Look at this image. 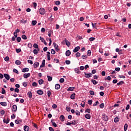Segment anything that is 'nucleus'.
Listing matches in <instances>:
<instances>
[{"mask_svg": "<svg viewBox=\"0 0 131 131\" xmlns=\"http://www.w3.org/2000/svg\"><path fill=\"white\" fill-rule=\"evenodd\" d=\"M104 106H105V105L104 104V103H101V104H100V105H99L100 108H104Z\"/></svg>", "mask_w": 131, "mask_h": 131, "instance_id": "052dcab7", "label": "nucleus"}, {"mask_svg": "<svg viewBox=\"0 0 131 131\" xmlns=\"http://www.w3.org/2000/svg\"><path fill=\"white\" fill-rule=\"evenodd\" d=\"M89 94H90V95H91V96H94V95H95V92L93 91H90L89 92Z\"/></svg>", "mask_w": 131, "mask_h": 131, "instance_id": "58836bf2", "label": "nucleus"}, {"mask_svg": "<svg viewBox=\"0 0 131 131\" xmlns=\"http://www.w3.org/2000/svg\"><path fill=\"white\" fill-rule=\"evenodd\" d=\"M36 23H37V21L36 20H32V24L33 26H35L36 25Z\"/></svg>", "mask_w": 131, "mask_h": 131, "instance_id": "7c9ffc66", "label": "nucleus"}, {"mask_svg": "<svg viewBox=\"0 0 131 131\" xmlns=\"http://www.w3.org/2000/svg\"><path fill=\"white\" fill-rule=\"evenodd\" d=\"M105 80H111V77L110 76H108L106 78H105Z\"/></svg>", "mask_w": 131, "mask_h": 131, "instance_id": "de8ad7c7", "label": "nucleus"}, {"mask_svg": "<svg viewBox=\"0 0 131 131\" xmlns=\"http://www.w3.org/2000/svg\"><path fill=\"white\" fill-rule=\"evenodd\" d=\"M97 105H99V101H96L95 103L93 104V106H97Z\"/></svg>", "mask_w": 131, "mask_h": 131, "instance_id": "3c124183", "label": "nucleus"}, {"mask_svg": "<svg viewBox=\"0 0 131 131\" xmlns=\"http://www.w3.org/2000/svg\"><path fill=\"white\" fill-rule=\"evenodd\" d=\"M39 12L40 15H44L46 14V10L43 8H40Z\"/></svg>", "mask_w": 131, "mask_h": 131, "instance_id": "f03ea898", "label": "nucleus"}, {"mask_svg": "<svg viewBox=\"0 0 131 131\" xmlns=\"http://www.w3.org/2000/svg\"><path fill=\"white\" fill-rule=\"evenodd\" d=\"M46 66V60L43 59L42 61V64L40 66V68H43V67H45Z\"/></svg>", "mask_w": 131, "mask_h": 131, "instance_id": "0eeeda50", "label": "nucleus"}, {"mask_svg": "<svg viewBox=\"0 0 131 131\" xmlns=\"http://www.w3.org/2000/svg\"><path fill=\"white\" fill-rule=\"evenodd\" d=\"M37 93L38 95H42V94H43V91L41 90H38L37 91Z\"/></svg>", "mask_w": 131, "mask_h": 131, "instance_id": "aec40b11", "label": "nucleus"}, {"mask_svg": "<svg viewBox=\"0 0 131 131\" xmlns=\"http://www.w3.org/2000/svg\"><path fill=\"white\" fill-rule=\"evenodd\" d=\"M40 40H41V42H43L46 40L43 38L41 37V36L40 37Z\"/></svg>", "mask_w": 131, "mask_h": 131, "instance_id": "603ef678", "label": "nucleus"}, {"mask_svg": "<svg viewBox=\"0 0 131 131\" xmlns=\"http://www.w3.org/2000/svg\"><path fill=\"white\" fill-rule=\"evenodd\" d=\"M85 117L86 118V119H91V115H90V114H86L85 115Z\"/></svg>", "mask_w": 131, "mask_h": 131, "instance_id": "6ab92c4d", "label": "nucleus"}, {"mask_svg": "<svg viewBox=\"0 0 131 131\" xmlns=\"http://www.w3.org/2000/svg\"><path fill=\"white\" fill-rule=\"evenodd\" d=\"M85 113H91V109H89L87 108L85 111Z\"/></svg>", "mask_w": 131, "mask_h": 131, "instance_id": "a19ab883", "label": "nucleus"}, {"mask_svg": "<svg viewBox=\"0 0 131 131\" xmlns=\"http://www.w3.org/2000/svg\"><path fill=\"white\" fill-rule=\"evenodd\" d=\"M64 81H65V80L63 78H60V80H59V82L61 83H63V82H64Z\"/></svg>", "mask_w": 131, "mask_h": 131, "instance_id": "c9c22d12", "label": "nucleus"}, {"mask_svg": "<svg viewBox=\"0 0 131 131\" xmlns=\"http://www.w3.org/2000/svg\"><path fill=\"white\" fill-rule=\"evenodd\" d=\"M34 68H37L39 66V62H36L33 64Z\"/></svg>", "mask_w": 131, "mask_h": 131, "instance_id": "1a4fd4ad", "label": "nucleus"}, {"mask_svg": "<svg viewBox=\"0 0 131 131\" xmlns=\"http://www.w3.org/2000/svg\"><path fill=\"white\" fill-rule=\"evenodd\" d=\"M15 63L16 65H21V61L20 60H17L15 61Z\"/></svg>", "mask_w": 131, "mask_h": 131, "instance_id": "bb28decb", "label": "nucleus"}, {"mask_svg": "<svg viewBox=\"0 0 131 131\" xmlns=\"http://www.w3.org/2000/svg\"><path fill=\"white\" fill-rule=\"evenodd\" d=\"M24 130L25 131H29V126L27 125L24 126Z\"/></svg>", "mask_w": 131, "mask_h": 131, "instance_id": "a211bd4d", "label": "nucleus"}, {"mask_svg": "<svg viewBox=\"0 0 131 131\" xmlns=\"http://www.w3.org/2000/svg\"><path fill=\"white\" fill-rule=\"evenodd\" d=\"M12 108L13 109V111H14V112H16V111H17V105L15 104L13 105Z\"/></svg>", "mask_w": 131, "mask_h": 131, "instance_id": "f3484780", "label": "nucleus"}, {"mask_svg": "<svg viewBox=\"0 0 131 131\" xmlns=\"http://www.w3.org/2000/svg\"><path fill=\"white\" fill-rule=\"evenodd\" d=\"M123 83H124V81H120L119 82L117 83V85L119 86V85H122V84H123Z\"/></svg>", "mask_w": 131, "mask_h": 131, "instance_id": "a878e982", "label": "nucleus"}, {"mask_svg": "<svg viewBox=\"0 0 131 131\" xmlns=\"http://www.w3.org/2000/svg\"><path fill=\"white\" fill-rule=\"evenodd\" d=\"M1 115H5V111L4 110H2L1 111Z\"/></svg>", "mask_w": 131, "mask_h": 131, "instance_id": "338daca9", "label": "nucleus"}, {"mask_svg": "<svg viewBox=\"0 0 131 131\" xmlns=\"http://www.w3.org/2000/svg\"><path fill=\"white\" fill-rule=\"evenodd\" d=\"M2 94H3V95H5V94H6V90L4 88H2Z\"/></svg>", "mask_w": 131, "mask_h": 131, "instance_id": "72a5a7b5", "label": "nucleus"}, {"mask_svg": "<svg viewBox=\"0 0 131 131\" xmlns=\"http://www.w3.org/2000/svg\"><path fill=\"white\" fill-rule=\"evenodd\" d=\"M10 60V58L9 57V56H6L5 58V61H6V62H8V61H9Z\"/></svg>", "mask_w": 131, "mask_h": 131, "instance_id": "e433bc0d", "label": "nucleus"}, {"mask_svg": "<svg viewBox=\"0 0 131 131\" xmlns=\"http://www.w3.org/2000/svg\"><path fill=\"white\" fill-rule=\"evenodd\" d=\"M59 119L61 121H64L65 120V117H64V115H61L59 117Z\"/></svg>", "mask_w": 131, "mask_h": 131, "instance_id": "ddd939ff", "label": "nucleus"}, {"mask_svg": "<svg viewBox=\"0 0 131 131\" xmlns=\"http://www.w3.org/2000/svg\"><path fill=\"white\" fill-rule=\"evenodd\" d=\"M116 36H118L119 37H121V35H120V33L117 32L116 34Z\"/></svg>", "mask_w": 131, "mask_h": 131, "instance_id": "864d4df0", "label": "nucleus"}, {"mask_svg": "<svg viewBox=\"0 0 131 131\" xmlns=\"http://www.w3.org/2000/svg\"><path fill=\"white\" fill-rule=\"evenodd\" d=\"M38 83H39V84H40V85L42 84L43 83V80L42 79L39 80H38Z\"/></svg>", "mask_w": 131, "mask_h": 131, "instance_id": "cd10ccee", "label": "nucleus"}, {"mask_svg": "<svg viewBox=\"0 0 131 131\" xmlns=\"http://www.w3.org/2000/svg\"><path fill=\"white\" fill-rule=\"evenodd\" d=\"M14 92H15V93H19V89H18V88H15V89H14Z\"/></svg>", "mask_w": 131, "mask_h": 131, "instance_id": "680f3d73", "label": "nucleus"}, {"mask_svg": "<svg viewBox=\"0 0 131 131\" xmlns=\"http://www.w3.org/2000/svg\"><path fill=\"white\" fill-rule=\"evenodd\" d=\"M128 125H127V124H125L124 126V131H126V130L127 129V127H128Z\"/></svg>", "mask_w": 131, "mask_h": 131, "instance_id": "2f4dec72", "label": "nucleus"}, {"mask_svg": "<svg viewBox=\"0 0 131 131\" xmlns=\"http://www.w3.org/2000/svg\"><path fill=\"white\" fill-rule=\"evenodd\" d=\"M70 55H71V52H70V50L67 51L66 52V55L67 56V57H69Z\"/></svg>", "mask_w": 131, "mask_h": 131, "instance_id": "9b49d317", "label": "nucleus"}, {"mask_svg": "<svg viewBox=\"0 0 131 131\" xmlns=\"http://www.w3.org/2000/svg\"><path fill=\"white\" fill-rule=\"evenodd\" d=\"M16 40H17V42H20V41H21V37H18L16 38Z\"/></svg>", "mask_w": 131, "mask_h": 131, "instance_id": "37998d69", "label": "nucleus"}, {"mask_svg": "<svg viewBox=\"0 0 131 131\" xmlns=\"http://www.w3.org/2000/svg\"><path fill=\"white\" fill-rule=\"evenodd\" d=\"M49 130L50 131H55V130H54V128H53V127H49Z\"/></svg>", "mask_w": 131, "mask_h": 131, "instance_id": "774afa93", "label": "nucleus"}, {"mask_svg": "<svg viewBox=\"0 0 131 131\" xmlns=\"http://www.w3.org/2000/svg\"><path fill=\"white\" fill-rule=\"evenodd\" d=\"M53 46L55 49H56V48H58V45H57L56 42H53Z\"/></svg>", "mask_w": 131, "mask_h": 131, "instance_id": "6e6d98bb", "label": "nucleus"}, {"mask_svg": "<svg viewBox=\"0 0 131 131\" xmlns=\"http://www.w3.org/2000/svg\"><path fill=\"white\" fill-rule=\"evenodd\" d=\"M79 50H80V47L77 46V47H75V49L73 50V52L77 53V52H78V51H79Z\"/></svg>", "mask_w": 131, "mask_h": 131, "instance_id": "20e7f679", "label": "nucleus"}, {"mask_svg": "<svg viewBox=\"0 0 131 131\" xmlns=\"http://www.w3.org/2000/svg\"><path fill=\"white\" fill-rule=\"evenodd\" d=\"M88 103L89 105H92V104H93V100H88Z\"/></svg>", "mask_w": 131, "mask_h": 131, "instance_id": "ea45409f", "label": "nucleus"}, {"mask_svg": "<svg viewBox=\"0 0 131 131\" xmlns=\"http://www.w3.org/2000/svg\"><path fill=\"white\" fill-rule=\"evenodd\" d=\"M16 53H20L21 49H16Z\"/></svg>", "mask_w": 131, "mask_h": 131, "instance_id": "5fc2aeb1", "label": "nucleus"}, {"mask_svg": "<svg viewBox=\"0 0 131 131\" xmlns=\"http://www.w3.org/2000/svg\"><path fill=\"white\" fill-rule=\"evenodd\" d=\"M0 104L2 106H4V107H6V106H7V102H2L0 103Z\"/></svg>", "mask_w": 131, "mask_h": 131, "instance_id": "412c9836", "label": "nucleus"}, {"mask_svg": "<svg viewBox=\"0 0 131 131\" xmlns=\"http://www.w3.org/2000/svg\"><path fill=\"white\" fill-rule=\"evenodd\" d=\"M30 77V73H25L24 74V78H28V77Z\"/></svg>", "mask_w": 131, "mask_h": 131, "instance_id": "6e6552de", "label": "nucleus"}, {"mask_svg": "<svg viewBox=\"0 0 131 131\" xmlns=\"http://www.w3.org/2000/svg\"><path fill=\"white\" fill-rule=\"evenodd\" d=\"M27 84H28L27 82H25L23 83V85H24L25 87L27 86Z\"/></svg>", "mask_w": 131, "mask_h": 131, "instance_id": "69168bd1", "label": "nucleus"}, {"mask_svg": "<svg viewBox=\"0 0 131 131\" xmlns=\"http://www.w3.org/2000/svg\"><path fill=\"white\" fill-rule=\"evenodd\" d=\"M60 4H61L60 1H56L55 2V5H56V6H59Z\"/></svg>", "mask_w": 131, "mask_h": 131, "instance_id": "49530a36", "label": "nucleus"}, {"mask_svg": "<svg viewBox=\"0 0 131 131\" xmlns=\"http://www.w3.org/2000/svg\"><path fill=\"white\" fill-rule=\"evenodd\" d=\"M119 78H125V76L121 75H119Z\"/></svg>", "mask_w": 131, "mask_h": 131, "instance_id": "bf43d9fd", "label": "nucleus"}, {"mask_svg": "<svg viewBox=\"0 0 131 131\" xmlns=\"http://www.w3.org/2000/svg\"><path fill=\"white\" fill-rule=\"evenodd\" d=\"M95 39V37H91L89 38L90 41H94Z\"/></svg>", "mask_w": 131, "mask_h": 131, "instance_id": "a18cd8bd", "label": "nucleus"}, {"mask_svg": "<svg viewBox=\"0 0 131 131\" xmlns=\"http://www.w3.org/2000/svg\"><path fill=\"white\" fill-rule=\"evenodd\" d=\"M55 88V90H59L60 88H61V85H60V84H56Z\"/></svg>", "mask_w": 131, "mask_h": 131, "instance_id": "dca6fc26", "label": "nucleus"}, {"mask_svg": "<svg viewBox=\"0 0 131 131\" xmlns=\"http://www.w3.org/2000/svg\"><path fill=\"white\" fill-rule=\"evenodd\" d=\"M21 38H23V39H25V40L27 39V36H26L25 35H23L21 36Z\"/></svg>", "mask_w": 131, "mask_h": 131, "instance_id": "4c0bfd02", "label": "nucleus"}, {"mask_svg": "<svg viewBox=\"0 0 131 131\" xmlns=\"http://www.w3.org/2000/svg\"><path fill=\"white\" fill-rule=\"evenodd\" d=\"M33 86H37V83L36 82H34L32 83Z\"/></svg>", "mask_w": 131, "mask_h": 131, "instance_id": "09e8293b", "label": "nucleus"}, {"mask_svg": "<svg viewBox=\"0 0 131 131\" xmlns=\"http://www.w3.org/2000/svg\"><path fill=\"white\" fill-rule=\"evenodd\" d=\"M74 89H75V88L74 87H70L67 89V91L70 92H73V91L74 90Z\"/></svg>", "mask_w": 131, "mask_h": 131, "instance_id": "2eb2a0df", "label": "nucleus"}, {"mask_svg": "<svg viewBox=\"0 0 131 131\" xmlns=\"http://www.w3.org/2000/svg\"><path fill=\"white\" fill-rule=\"evenodd\" d=\"M75 93L72 94L70 96L71 99L74 100V99H75Z\"/></svg>", "mask_w": 131, "mask_h": 131, "instance_id": "4be33fe9", "label": "nucleus"}, {"mask_svg": "<svg viewBox=\"0 0 131 131\" xmlns=\"http://www.w3.org/2000/svg\"><path fill=\"white\" fill-rule=\"evenodd\" d=\"M14 81H15V78H11V79H10V82H14Z\"/></svg>", "mask_w": 131, "mask_h": 131, "instance_id": "13d9d810", "label": "nucleus"}, {"mask_svg": "<svg viewBox=\"0 0 131 131\" xmlns=\"http://www.w3.org/2000/svg\"><path fill=\"white\" fill-rule=\"evenodd\" d=\"M84 74L85 77H86V78H90V77H92V76H93V74L92 73L87 74L85 72H84Z\"/></svg>", "mask_w": 131, "mask_h": 131, "instance_id": "7ed1b4c3", "label": "nucleus"}, {"mask_svg": "<svg viewBox=\"0 0 131 131\" xmlns=\"http://www.w3.org/2000/svg\"><path fill=\"white\" fill-rule=\"evenodd\" d=\"M76 57H80V53L77 52V53L76 54Z\"/></svg>", "mask_w": 131, "mask_h": 131, "instance_id": "0e129e2a", "label": "nucleus"}, {"mask_svg": "<svg viewBox=\"0 0 131 131\" xmlns=\"http://www.w3.org/2000/svg\"><path fill=\"white\" fill-rule=\"evenodd\" d=\"M75 114H76V115H77L78 116H79V115H80V112H79V111L77 110L75 111Z\"/></svg>", "mask_w": 131, "mask_h": 131, "instance_id": "f704fd0d", "label": "nucleus"}, {"mask_svg": "<svg viewBox=\"0 0 131 131\" xmlns=\"http://www.w3.org/2000/svg\"><path fill=\"white\" fill-rule=\"evenodd\" d=\"M119 121V118L118 117H116V118H115L114 119V122H118Z\"/></svg>", "mask_w": 131, "mask_h": 131, "instance_id": "c756f323", "label": "nucleus"}, {"mask_svg": "<svg viewBox=\"0 0 131 131\" xmlns=\"http://www.w3.org/2000/svg\"><path fill=\"white\" fill-rule=\"evenodd\" d=\"M75 72H76V73H77L78 74H80V73H81V72H80V71L79 70V68L75 69Z\"/></svg>", "mask_w": 131, "mask_h": 131, "instance_id": "f8f14e48", "label": "nucleus"}, {"mask_svg": "<svg viewBox=\"0 0 131 131\" xmlns=\"http://www.w3.org/2000/svg\"><path fill=\"white\" fill-rule=\"evenodd\" d=\"M9 122L8 118L7 120H6V119H4L3 120V122H4V123H6V124H8Z\"/></svg>", "mask_w": 131, "mask_h": 131, "instance_id": "5701e85b", "label": "nucleus"}, {"mask_svg": "<svg viewBox=\"0 0 131 131\" xmlns=\"http://www.w3.org/2000/svg\"><path fill=\"white\" fill-rule=\"evenodd\" d=\"M51 122L52 123V125L54 126V127H57V124L54 122H52L51 121Z\"/></svg>", "mask_w": 131, "mask_h": 131, "instance_id": "c03bdc74", "label": "nucleus"}, {"mask_svg": "<svg viewBox=\"0 0 131 131\" xmlns=\"http://www.w3.org/2000/svg\"><path fill=\"white\" fill-rule=\"evenodd\" d=\"M29 71V69L27 68H24L22 70V72H28Z\"/></svg>", "mask_w": 131, "mask_h": 131, "instance_id": "4468645a", "label": "nucleus"}, {"mask_svg": "<svg viewBox=\"0 0 131 131\" xmlns=\"http://www.w3.org/2000/svg\"><path fill=\"white\" fill-rule=\"evenodd\" d=\"M33 53L34 54H38V51H37V50H36V49H34L33 50Z\"/></svg>", "mask_w": 131, "mask_h": 131, "instance_id": "8fccbe9b", "label": "nucleus"}, {"mask_svg": "<svg viewBox=\"0 0 131 131\" xmlns=\"http://www.w3.org/2000/svg\"><path fill=\"white\" fill-rule=\"evenodd\" d=\"M33 47L35 49H38V45L36 43H34Z\"/></svg>", "mask_w": 131, "mask_h": 131, "instance_id": "79ce46f5", "label": "nucleus"}, {"mask_svg": "<svg viewBox=\"0 0 131 131\" xmlns=\"http://www.w3.org/2000/svg\"><path fill=\"white\" fill-rule=\"evenodd\" d=\"M116 52L118 53L119 55H122L123 53H122V50H119L118 48L116 49Z\"/></svg>", "mask_w": 131, "mask_h": 131, "instance_id": "39448f33", "label": "nucleus"}, {"mask_svg": "<svg viewBox=\"0 0 131 131\" xmlns=\"http://www.w3.org/2000/svg\"><path fill=\"white\" fill-rule=\"evenodd\" d=\"M15 122L16 124H20L21 122H22V120L21 119H17L15 121Z\"/></svg>", "mask_w": 131, "mask_h": 131, "instance_id": "9d476101", "label": "nucleus"}, {"mask_svg": "<svg viewBox=\"0 0 131 131\" xmlns=\"http://www.w3.org/2000/svg\"><path fill=\"white\" fill-rule=\"evenodd\" d=\"M4 76L5 77V78H6V79H7V80H10V75L8 74H4Z\"/></svg>", "mask_w": 131, "mask_h": 131, "instance_id": "423d86ee", "label": "nucleus"}, {"mask_svg": "<svg viewBox=\"0 0 131 131\" xmlns=\"http://www.w3.org/2000/svg\"><path fill=\"white\" fill-rule=\"evenodd\" d=\"M28 96L29 98H32V93L30 91L28 92Z\"/></svg>", "mask_w": 131, "mask_h": 131, "instance_id": "393cba45", "label": "nucleus"}, {"mask_svg": "<svg viewBox=\"0 0 131 131\" xmlns=\"http://www.w3.org/2000/svg\"><path fill=\"white\" fill-rule=\"evenodd\" d=\"M48 81H52L53 80V77L50 76H47Z\"/></svg>", "mask_w": 131, "mask_h": 131, "instance_id": "b1692460", "label": "nucleus"}, {"mask_svg": "<svg viewBox=\"0 0 131 131\" xmlns=\"http://www.w3.org/2000/svg\"><path fill=\"white\" fill-rule=\"evenodd\" d=\"M102 117L103 120H104V121H108L109 119V117H108V116L106 115V114H102Z\"/></svg>", "mask_w": 131, "mask_h": 131, "instance_id": "f257e3e1", "label": "nucleus"}, {"mask_svg": "<svg viewBox=\"0 0 131 131\" xmlns=\"http://www.w3.org/2000/svg\"><path fill=\"white\" fill-rule=\"evenodd\" d=\"M70 63V60H66V63L67 64V65H69Z\"/></svg>", "mask_w": 131, "mask_h": 131, "instance_id": "4d7b16f0", "label": "nucleus"}, {"mask_svg": "<svg viewBox=\"0 0 131 131\" xmlns=\"http://www.w3.org/2000/svg\"><path fill=\"white\" fill-rule=\"evenodd\" d=\"M47 95H48V97H51V91H48L47 92Z\"/></svg>", "mask_w": 131, "mask_h": 131, "instance_id": "e2e57ef3", "label": "nucleus"}, {"mask_svg": "<svg viewBox=\"0 0 131 131\" xmlns=\"http://www.w3.org/2000/svg\"><path fill=\"white\" fill-rule=\"evenodd\" d=\"M92 82L93 83V84H97V83H98V81H97L96 80H94V79H92Z\"/></svg>", "mask_w": 131, "mask_h": 131, "instance_id": "473e14b6", "label": "nucleus"}, {"mask_svg": "<svg viewBox=\"0 0 131 131\" xmlns=\"http://www.w3.org/2000/svg\"><path fill=\"white\" fill-rule=\"evenodd\" d=\"M65 41H66V44L67 45V46L68 47H69V46H70V42H69L68 41V40L65 39Z\"/></svg>", "mask_w": 131, "mask_h": 131, "instance_id": "c85d7f7f", "label": "nucleus"}]
</instances>
